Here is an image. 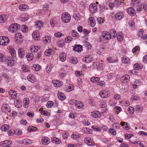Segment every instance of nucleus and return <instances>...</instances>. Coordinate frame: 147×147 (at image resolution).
<instances>
[{
	"label": "nucleus",
	"instance_id": "obj_39",
	"mask_svg": "<svg viewBox=\"0 0 147 147\" xmlns=\"http://www.w3.org/2000/svg\"><path fill=\"white\" fill-rule=\"evenodd\" d=\"M51 37L49 36H46L43 38V41L45 43L50 42L51 41Z\"/></svg>",
	"mask_w": 147,
	"mask_h": 147
},
{
	"label": "nucleus",
	"instance_id": "obj_10",
	"mask_svg": "<svg viewBox=\"0 0 147 147\" xmlns=\"http://www.w3.org/2000/svg\"><path fill=\"white\" fill-rule=\"evenodd\" d=\"M127 11L128 14L131 16H134L136 14L135 11L132 7L128 8L127 9Z\"/></svg>",
	"mask_w": 147,
	"mask_h": 147
},
{
	"label": "nucleus",
	"instance_id": "obj_25",
	"mask_svg": "<svg viewBox=\"0 0 147 147\" xmlns=\"http://www.w3.org/2000/svg\"><path fill=\"white\" fill-rule=\"evenodd\" d=\"M52 142L57 144H59L61 142V141L57 138L55 137H52L51 138Z\"/></svg>",
	"mask_w": 147,
	"mask_h": 147
},
{
	"label": "nucleus",
	"instance_id": "obj_33",
	"mask_svg": "<svg viewBox=\"0 0 147 147\" xmlns=\"http://www.w3.org/2000/svg\"><path fill=\"white\" fill-rule=\"evenodd\" d=\"M117 35V39L118 41H122L123 39V36L122 35V32H120L118 33Z\"/></svg>",
	"mask_w": 147,
	"mask_h": 147
},
{
	"label": "nucleus",
	"instance_id": "obj_9",
	"mask_svg": "<svg viewBox=\"0 0 147 147\" xmlns=\"http://www.w3.org/2000/svg\"><path fill=\"white\" fill-rule=\"evenodd\" d=\"M41 142L43 145H48L50 142V139L47 137H43L42 138Z\"/></svg>",
	"mask_w": 147,
	"mask_h": 147
},
{
	"label": "nucleus",
	"instance_id": "obj_35",
	"mask_svg": "<svg viewBox=\"0 0 147 147\" xmlns=\"http://www.w3.org/2000/svg\"><path fill=\"white\" fill-rule=\"evenodd\" d=\"M24 102V108H27L28 107V105L29 103V100L28 98H25L23 100Z\"/></svg>",
	"mask_w": 147,
	"mask_h": 147
},
{
	"label": "nucleus",
	"instance_id": "obj_61",
	"mask_svg": "<svg viewBox=\"0 0 147 147\" xmlns=\"http://www.w3.org/2000/svg\"><path fill=\"white\" fill-rule=\"evenodd\" d=\"M53 102L51 101H49L48 102L47 104V107L48 108L51 107L53 105Z\"/></svg>",
	"mask_w": 147,
	"mask_h": 147
},
{
	"label": "nucleus",
	"instance_id": "obj_41",
	"mask_svg": "<svg viewBox=\"0 0 147 147\" xmlns=\"http://www.w3.org/2000/svg\"><path fill=\"white\" fill-rule=\"evenodd\" d=\"M29 68L26 65H23L22 67V69L24 72H27L29 71Z\"/></svg>",
	"mask_w": 147,
	"mask_h": 147
},
{
	"label": "nucleus",
	"instance_id": "obj_3",
	"mask_svg": "<svg viewBox=\"0 0 147 147\" xmlns=\"http://www.w3.org/2000/svg\"><path fill=\"white\" fill-rule=\"evenodd\" d=\"M9 42V39L8 37L1 36H0V45L2 46L7 45Z\"/></svg>",
	"mask_w": 147,
	"mask_h": 147
},
{
	"label": "nucleus",
	"instance_id": "obj_21",
	"mask_svg": "<svg viewBox=\"0 0 147 147\" xmlns=\"http://www.w3.org/2000/svg\"><path fill=\"white\" fill-rule=\"evenodd\" d=\"M59 58L61 61L62 62L64 61L66 59L65 53L64 52H62L59 55Z\"/></svg>",
	"mask_w": 147,
	"mask_h": 147
},
{
	"label": "nucleus",
	"instance_id": "obj_59",
	"mask_svg": "<svg viewBox=\"0 0 147 147\" xmlns=\"http://www.w3.org/2000/svg\"><path fill=\"white\" fill-rule=\"evenodd\" d=\"M52 69V67L50 65L49 66H48L46 68V71L47 73H49L51 70Z\"/></svg>",
	"mask_w": 147,
	"mask_h": 147
},
{
	"label": "nucleus",
	"instance_id": "obj_6",
	"mask_svg": "<svg viewBox=\"0 0 147 147\" xmlns=\"http://www.w3.org/2000/svg\"><path fill=\"white\" fill-rule=\"evenodd\" d=\"M99 94L102 98H107L109 96V93L107 90H103L99 93Z\"/></svg>",
	"mask_w": 147,
	"mask_h": 147
},
{
	"label": "nucleus",
	"instance_id": "obj_57",
	"mask_svg": "<svg viewBox=\"0 0 147 147\" xmlns=\"http://www.w3.org/2000/svg\"><path fill=\"white\" fill-rule=\"evenodd\" d=\"M74 89V86L73 85H70L67 90V91H71Z\"/></svg>",
	"mask_w": 147,
	"mask_h": 147
},
{
	"label": "nucleus",
	"instance_id": "obj_2",
	"mask_svg": "<svg viewBox=\"0 0 147 147\" xmlns=\"http://www.w3.org/2000/svg\"><path fill=\"white\" fill-rule=\"evenodd\" d=\"M20 28L19 25L16 23L12 24L10 26V32L12 33L15 32Z\"/></svg>",
	"mask_w": 147,
	"mask_h": 147
},
{
	"label": "nucleus",
	"instance_id": "obj_55",
	"mask_svg": "<svg viewBox=\"0 0 147 147\" xmlns=\"http://www.w3.org/2000/svg\"><path fill=\"white\" fill-rule=\"evenodd\" d=\"M80 136L78 134H72L71 135V138L74 140H78L80 137Z\"/></svg>",
	"mask_w": 147,
	"mask_h": 147
},
{
	"label": "nucleus",
	"instance_id": "obj_23",
	"mask_svg": "<svg viewBox=\"0 0 147 147\" xmlns=\"http://www.w3.org/2000/svg\"><path fill=\"white\" fill-rule=\"evenodd\" d=\"M58 97L61 100H63L65 99L66 97L64 94L61 92H58L57 94Z\"/></svg>",
	"mask_w": 147,
	"mask_h": 147
},
{
	"label": "nucleus",
	"instance_id": "obj_45",
	"mask_svg": "<svg viewBox=\"0 0 147 147\" xmlns=\"http://www.w3.org/2000/svg\"><path fill=\"white\" fill-rule=\"evenodd\" d=\"M121 2V0H115L113 3V6L116 7L120 5Z\"/></svg>",
	"mask_w": 147,
	"mask_h": 147
},
{
	"label": "nucleus",
	"instance_id": "obj_19",
	"mask_svg": "<svg viewBox=\"0 0 147 147\" xmlns=\"http://www.w3.org/2000/svg\"><path fill=\"white\" fill-rule=\"evenodd\" d=\"M92 117L96 118H98L101 116V114L99 112L94 111L92 112L91 113Z\"/></svg>",
	"mask_w": 147,
	"mask_h": 147
},
{
	"label": "nucleus",
	"instance_id": "obj_14",
	"mask_svg": "<svg viewBox=\"0 0 147 147\" xmlns=\"http://www.w3.org/2000/svg\"><path fill=\"white\" fill-rule=\"evenodd\" d=\"M53 83V84L54 86L57 87H59L63 84V82L61 81H60L58 80H53L52 81Z\"/></svg>",
	"mask_w": 147,
	"mask_h": 147
},
{
	"label": "nucleus",
	"instance_id": "obj_24",
	"mask_svg": "<svg viewBox=\"0 0 147 147\" xmlns=\"http://www.w3.org/2000/svg\"><path fill=\"white\" fill-rule=\"evenodd\" d=\"M53 52L52 49H47L45 52V54L47 56H49L52 55Z\"/></svg>",
	"mask_w": 147,
	"mask_h": 147
},
{
	"label": "nucleus",
	"instance_id": "obj_31",
	"mask_svg": "<svg viewBox=\"0 0 147 147\" xmlns=\"http://www.w3.org/2000/svg\"><path fill=\"white\" fill-rule=\"evenodd\" d=\"M120 125L122 126L123 127V128H125L127 130H128L129 129L130 127L129 126L127 125V123L123 121L121 122Z\"/></svg>",
	"mask_w": 147,
	"mask_h": 147
},
{
	"label": "nucleus",
	"instance_id": "obj_20",
	"mask_svg": "<svg viewBox=\"0 0 147 147\" xmlns=\"http://www.w3.org/2000/svg\"><path fill=\"white\" fill-rule=\"evenodd\" d=\"M0 129L3 131H7L9 129V125L7 124H4L0 127Z\"/></svg>",
	"mask_w": 147,
	"mask_h": 147
},
{
	"label": "nucleus",
	"instance_id": "obj_51",
	"mask_svg": "<svg viewBox=\"0 0 147 147\" xmlns=\"http://www.w3.org/2000/svg\"><path fill=\"white\" fill-rule=\"evenodd\" d=\"M14 103L15 106L16 107L19 108L21 107L22 105L21 102H16L14 101Z\"/></svg>",
	"mask_w": 147,
	"mask_h": 147
},
{
	"label": "nucleus",
	"instance_id": "obj_28",
	"mask_svg": "<svg viewBox=\"0 0 147 147\" xmlns=\"http://www.w3.org/2000/svg\"><path fill=\"white\" fill-rule=\"evenodd\" d=\"M0 145L1 146H3V147H9V141L7 140L4 142H1L0 143Z\"/></svg>",
	"mask_w": 147,
	"mask_h": 147
},
{
	"label": "nucleus",
	"instance_id": "obj_34",
	"mask_svg": "<svg viewBox=\"0 0 147 147\" xmlns=\"http://www.w3.org/2000/svg\"><path fill=\"white\" fill-rule=\"evenodd\" d=\"M107 62L109 63H114V62H117V60L114 59V57H109L107 58Z\"/></svg>",
	"mask_w": 147,
	"mask_h": 147
},
{
	"label": "nucleus",
	"instance_id": "obj_38",
	"mask_svg": "<svg viewBox=\"0 0 147 147\" xmlns=\"http://www.w3.org/2000/svg\"><path fill=\"white\" fill-rule=\"evenodd\" d=\"M75 106L77 108L81 109L83 107L84 105L83 103L80 101L77 102L75 104Z\"/></svg>",
	"mask_w": 147,
	"mask_h": 147
},
{
	"label": "nucleus",
	"instance_id": "obj_8",
	"mask_svg": "<svg viewBox=\"0 0 147 147\" xmlns=\"http://www.w3.org/2000/svg\"><path fill=\"white\" fill-rule=\"evenodd\" d=\"M103 37L107 40H109L111 38L110 34L106 31H103L102 33Z\"/></svg>",
	"mask_w": 147,
	"mask_h": 147
},
{
	"label": "nucleus",
	"instance_id": "obj_53",
	"mask_svg": "<svg viewBox=\"0 0 147 147\" xmlns=\"http://www.w3.org/2000/svg\"><path fill=\"white\" fill-rule=\"evenodd\" d=\"M28 16L25 14L22 15L21 17V20L22 21H25L28 20Z\"/></svg>",
	"mask_w": 147,
	"mask_h": 147
},
{
	"label": "nucleus",
	"instance_id": "obj_26",
	"mask_svg": "<svg viewBox=\"0 0 147 147\" xmlns=\"http://www.w3.org/2000/svg\"><path fill=\"white\" fill-rule=\"evenodd\" d=\"M82 47L80 45H75L73 48V50L75 51L79 52L82 50Z\"/></svg>",
	"mask_w": 147,
	"mask_h": 147
},
{
	"label": "nucleus",
	"instance_id": "obj_63",
	"mask_svg": "<svg viewBox=\"0 0 147 147\" xmlns=\"http://www.w3.org/2000/svg\"><path fill=\"white\" fill-rule=\"evenodd\" d=\"M72 35L73 37H76L78 36V34L74 30H73L72 31Z\"/></svg>",
	"mask_w": 147,
	"mask_h": 147
},
{
	"label": "nucleus",
	"instance_id": "obj_60",
	"mask_svg": "<svg viewBox=\"0 0 147 147\" xmlns=\"http://www.w3.org/2000/svg\"><path fill=\"white\" fill-rule=\"evenodd\" d=\"M112 125L113 127L115 129L118 128L119 127H120V126L119 124L116 123H113Z\"/></svg>",
	"mask_w": 147,
	"mask_h": 147
},
{
	"label": "nucleus",
	"instance_id": "obj_47",
	"mask_svg": "<svg viewBox=\"0 0 147 147\" xmlns=\"http://www.w3.org/2000/svg\"><path fill=\"white\" fill-rule=\"evenodd\" d=\"M110 35L111 36H112L113 37V38H114L116 36V35H117V34L116 33V31L115 29H112L110 31Z\"/></svg>",
	"mask_w": 147,
	"mask_h": 147
},
{
	"label": "nucleus",
	"instance_id": "obj_16",
	"mask_svg": "<svg viewBox=\"0 0 147 147\" xmlns=\"http://www.w3.org/2000/svg\"><path fill=\"white\" fill-rule=\"evenodd\" d=\"M88 22L92 27H94L96 24L95 20L92 17H90L89 18Z\"/></svg>",
	"mask_w": 147,
	"mask_h": 147
},
{
	"label": "nucleus",
	"instance_id": "obj_48",
	"mask_svg": "<svg viewBox=\"0 0 147 147\" xmlns=\"http://www.w3.org/2000/svg\"><path fill=\"white\" fill-rule=\"evenodd\" d=\"M14 134L15 135L17 136L21 135L22 134V131L20 129H16L14 131Z\"/></svg>",
	"mask_w": 147,
	"mask_h": 147
},
{
	"label": "nucleus",
	"instance_id": "obj_43",
	"mask_svg": "<svg viewBox=\"0 0 147 147\" xmlns=\"http://www.w3.org/2000/svg\"><path fill=\"white\" fill-rule=\"evenodd\" d=\"M130 78L128 74H125L122 76L121 79L123 81L129 80Z\"/></svg>",
	"mask_w": 147,
	"mask_h": 147
},
{
	"label": "nucleus",
	"instance_id": "obj_5",
	"mask_svg": "<svg viewBox=\"0 0 147 147\" xmlns=\"http://www.w3.org/2000/svg\"><path fill=\"white\" fill-rule=\"evenodd\" d=\"M124 13L122 12H119L117 13L115 15L116 19L118 20H121L124 17Z\"/></svg>",
	"mask_w": 147,
	"mask_h": 147
},
{
	"label": "nucleus",
	"instance_id": "obj_1",
	"mask_svg": "<svg viewBox=\"0 0 147 147\" xmlns=\"http://www.w3.org/2000/svg\"><path fill=\"white\" fill-rule=\"evenodd\" d=\"M61 20L63 22L67 23L70 20L71 16L67 12L63 13L61 15Z\"/></svg>",
	"mask_w": 147,
	"mask_h": 147
},
{
	"label": "nucleus",
	"instance_id": "obj_52",
	"mask_svg": "<svg viewBox=\"0 0 147 147\" xmlns=\"http://www.w3.org/2000/svg\"><path fill=\"white\" fill-rule=\"evenodd\" d=\"M73 17L76 20H79L80 18V15L77 13H75L73 15Z\"/></svg>",
	"mask_w": 147,
	"mask_h": 147
},
{
	"label": "nucleus",
	"instance_id": "obj_4",
	"mask_svg": "<svg viewBox=\"0 0 147 147\" xmlns=\"http://www.w3.org/2000/svg\"><path fill=\"white\" fill-rule=\"evenodd\" d=\"M89 10L92 13L96 12L97 10V7L95 3H92L89 6Z\"/></svg>",
	"mask_w": 147,
	"mask_h": 147
},
{
	"label": "nucleus",
	"instance_id": "obj_11",
	"mask_svg": "<svg viewBox=\"0 0 147 147\" xmlns=\"http://www.w3.org/2000/svg\"><path fill=\"white\" fill-rule=\"evenodd\" d=\"M83 61L86 63L91 62L93 60L92 56L90 55L86 56L83 59Z\"/></svg>",
	"mask_w": 147,
	"mask_h": 147
},
{
	"label": "nucleus",
	"instance_id": "obj_46",
	"mask_svg": "<svg viewBox=\"0 0 147 147\" xmlns=\"http://www.w3.org/2000/svg\"><path fill=\"white\" fill-rule=\"evenodd\" d=\"M26 57L27 58V59L29 61L32 60L33 58V55L32 53H28V54Z\"/></svg>",
	"mask_w": 147,
	"mask_h": 147
},
{
	"label": "nucleus",
	"instance_id": "obj_12",
	"mask_svg": "<svg viewBox=\"0 0 147 147\" xmlns=\"http://www.w3.org/2000/svg\"><path fill=\"white\" fill-rule=\"evenodd\" d=\"M18 53L19 57L20 58H23L25 55V51L23 48H20L18 50Z\"/></svg>",
	"mask_w": 147,
	"mask_h": 147
},
{
	"label": "nucleus",
	"instance_id": "obj_54",
	"mask_svg": "<svg viewBox=\"0 0 147 147\" xmlns=\"http://www.w3.org/2000/svg\"><path fill=\"white\" fill-rule=\"evenodd\" d=\"M100 106L101 108H104L106 107L107 106L106 102L104 101H102L100 105Z\"/></svg>",
	"mask_w": 147,
	"mask_h": 147
},
{
	"label": "nucleus",
	"instance_id": "obj_58",
	"mask_svg": "<svg viewBox=\"0 0 147 147\" xmlns=\"http://www.w3.org/2000/svg\"><path fill=\"white\" fill-rule=\"evenodd\" d=\"M92 128L96 131H101L100 129L97 126H92Z\"/></svg>",
	"mask_w": 147,
	"mask_h": 147
},
{
	"label": "nucleus",
	"instance_id": "obj_50",
	"mask_svg": "<svg viewBox=\"0 0 147 147\" xmlns=\"http://www.w3.org/2000/svg\"><path fill=\"white\" fill-rule=\"evenodd\" d=\"M57 46L60 47H61L64 45V41L63 40H59L57 43Z\"/></svg>",
	"mask_w": 147,
	"mask_h": 147
},
{
	"label": "nucleus",
	"instance_id": "obj_42",
	"mask_svg": "<svg viewBox=\"0 0 147 147\" xmlns=\"http://www.w3.org/2000/svg\"><path fill=\"white\" fill-rule=\"evenodd\" d=\"M100 80L99 78L93 77L91 78L90 81L93 83H96L98 82Z\"/></svg>",
	"mask_w": 147,
	"mask_h": 147
},
{
	"label": "nucleus",
	"instance_id": "obj_64",
	"mask_svg": "<svg viewBox=\"0 0 147 147\" xmlns=\"http://www.w3.org/2000/svg\"><path fill=\"white\" fill-rule=\"evenodd\" d=\"M84 124L86 125H88L90 124V122L87 120L84 119L83 121Z\"/></svg>",
	"mask_w": 147,
	"mask_h": 147
},
{
	"label": "nucleus",
	"instance_id": "obj_36",
	"mask_svg": "<svg viewBox=\"0 0 147 147\" xmlns=\"http://www.w3.org/2000/svg\"><path fill=\"white\" fill-rule=\"evenodd\" d=\"M22 143L25 145H30L32 143L30 140H22Z\"/></svg>",
	"mask_w": 147,
	"mask_h": 147
},
{
	"label": "nucleus",
	"instance_id": "obj_40",
	"mask_svg": "<svg viewBox=\"0 0 147 147\" xmlns=\"http://www.w3.org/2000/svg\"><path fill=\"white\" fill-rule=\"evenodd\" d=\"M32 69L36 71H38L40 69V67L38 64H34L32 67Z\"/></svg>",
	"mask_w": 147,
	"mask_h": 147
},
{
	"label": "nucleus",
	"instance_id": "obj_7",
	"mask_svg": "<svg viewBox=\"0 0 147 147\" xmlns=\"http://www.w3.org/2000/svg\"><path fill=\"white\" fill-rule=\"evenodd\" d=\"M15 37L16 39V41L17 43H20L22 41V37L20 33H17L15 35Z\"/></svg>",
	"mask_w": 147,
	"mask_h": 147
},
{
	"label": "nucleus",
	"instance_id": "obj_27",
	"mask_svg": "<svg viewBox=\"0 0 147 147\" xmlns=\"http://www.w3.org/2000/svg\"><path fill=\"white\" fill-rule=\"evenodd\" d=\"M122 61L123 63H129L130 62V59L128 57L124 56L122 57Z\"/></svg>",
	"mask_w": 147,
	"mask_h": 147
},
{
	"label": "nucleus",
	"instance_id": "obj_49",
	"mask_svg": "<svg viewBox=\"0 0 147 147\" xmlns=\"http://www.w3.org/2000/svg\"><path fill=\"white\" fill-rule=\"evenodd\" d=\"M37 129V128L36 127L34 126H30L28 127V131L29 132L32 131H36Z\"/></svg>",
	"mask_w": 147,
	"mask_h": 147
},
{
	"label": "nucleus",
	"instance_id": "obj_56",
	"mask_svg": "<svg viewBox=\"0 0 147 147\" xmlns=\"http://www.w3.org/2000/svg\"><path fill=\"white\" fill-rule=\"evenodd\" d=\"M109 132L113 135H115L116 134V131L114 129L112 128L109 129Z\"/></svg>",
	"mask_w": 147,
	"mask_h": 147
},
{
	"label": "nucleus",
	"instance_id": "obj_32",
	"mask_svg": "<svg viewBox=\"0 0 147 147\" xmlns=\"http://www.w3.org/2000/svg\"><path fill=\"white\" fill-rule=\"evenodd\" d=\"M7 18L6 15H0V23H2L5 21Z\"/></svg>",
	"mask_w": 147,
	"mask_h": 147
},
{
	"label": "nucleus",
	"instance_id": "obj_37",
	"mask_svg": "<svg viewBox=\"0 0 147 147\" xmlns=\"http://www.w3.org/2000/svg\"><path fill=\"white\" fill-rule=\"evenodd\" d=\"M7 60V58L2 53H0V61L4 62Z\"/></svg>",
	"mask_w": 147,
	"mask_h": 147
},
{
	"label": "nucleus",
	"instance_id": "obj_62",
	"mask_svg": "<svg viewBox=\"0 0 147 147\" xmlns=\"http://www.w3.org/2000/svg\"><path fill=\"white\" fill-rule=\"evenodd\" d=\"M72 39V38L71 37L69 36L65 38V41L66 43H69L71 41Z\"/></svg>",
	"mask_w": 147,
	"mask_h": 147
},
{
	"label": "nucleus",
	"instance_id": "obj_17",
	"mask_svg": "<svg viewBox=\"0 0 147 147\" xmlns=\"http://www.w3.org/2000/svg\"><path fill=\"white\" fill-rule=\"evenodd\" d=\"M19 8L20 10L24 11L27 10L29 8L28 6L25 4H22L19 5Z\"/></svg>",
	"mask_w": 147,
	"mask_h": 147
},
{
	"label": "nucleus",
	"instance_id": "obj_18",
	"mask_svg": "<svg viewBox=\"0 0 147 147\" xmlns=\"http://www.w3.org/2000/svg\"><path fill=\"white\" fill-rule=\"evenodd\" d=\"M32 37L35 40L39 39V32L37 31L34 32L32 34Z\"/></svg>",
	"mask_w": 147,
	"mask_h": 147
},
{
	"label": "nucleus",
	"instance_id": "obj_15",
	"mask_svg": "<svg viewBox=\"0 0 147 147\" xmlns=\"http://www.w3.org/2000/svg\"><path fill=\"white\" fill-rule=\"evenodd\" d=\"M9 106L8 105L6 104H4L2 105V110L3 112L5 113H7V112H9Z\"/></svg>",
	"mask_w": 147,
	"mask_h": 147
},
{
	"label": "nucleus",
	"instance_id": "obj_29",
	"mask_svg": "<svg viewBox=\"0 0 147 147\" xmlns=\"http://www.w3.org/2000/svg\"><path fill=\"white\" fill-rule=\"evenodd\" d=\"M143 67V65L141 64L136 63L134 65V68L135 70H139L142 69Z\"/></svg>",
	"mask_w": 147,
	"mask_h": 147
},
{
	"label": "nucleus",
	"instance_id": "obj_22",
	"mask_svg": "<svg viewBox=\"0 0 147 147\" xmlns=\"http://www.w3.org/2000/svg\"><path fill=\"white\" fill-rule=\"evenodd\" d=\"M28 80L30 82L34 83L35 82V77L34 75H29L27 77Z\"/></svg>",
	"mask_w": 147,
	"mask_h": 147
},
{
	"label": "nucleus",
	"instance_id": "obj_44",
	"mask_svg": "<svg viewBox=\"0 0 147 147\" xmlns=\"http://www.w3.org/2000/svg\"><path fill=\"white\" fill-rule=\"evenodd\" d=\"M38 50V47L36 46H33L30 49L31 51L34 53L37 52Z\"/></svg>",
	"mask_w": 147,
	"mask_h": 147
},
{
	"label": "nucleus",
	"instance_id": "obj_30",
	"mask_svg": "<svg viewBox=\"0 0 147 147\" xmlns=\"http://www.w3.org/2000/svg\"><path fill=\"white\" fill-rule=\"evenodd\" d=\"M10 53L13 57H16V52L14 49L12 47H10Z\"/></svg>",
	"mask_w": 147,
	"mask_h": 147
},
{
	"label": "nucleus",
	"instance_id": "obj_13",
	"mask_svg": "<svg viewBox=\"0 0 147 147\" xmlns=\"http://www.w3.org/2000/svg\"><path fill=\"white\" fill-rule=\"evenodd\" d=\"M145 7L144 5L142 3L140 4L136 7V11L137 12L139 13L141 11H142Z\"/></svg>",
	"mask_w": 147,
	"mask_h": 147
}]
</instances>
